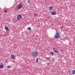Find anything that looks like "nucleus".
Listing matches in <instances>:
<instances>
[{
    "label": "nucleus",
    "instance_id": "f257e3e1",
    "mask_svg": "<svg viewBox=\"0 0 75 75\" xmlns=\"http://www.w3.org/2000/svg\"><path fill=\"white\" fill-rule=\"evenodd\" d=\"M38 54V52L36 51H34L32 53V56L33 57H36Z\"/></svg>",
    "mask_w": 75,
    "mask_h": 75
},
{
    "label": "nucleus",
    "instance_id": "f03ea898",
    "mask_svg": "<svg viewBox=\"0 0 75 75\" xmlns=\"http://www.w3.org/2000/svg\"><path fill=\"white\" fill-rule=\"evenodd\" d=\"M60 37V36L59 34L57 33L56 34V35H54V39H58Z\"/></svg>",
    "mask_w": 75,
    "mask_h": 75
},
{
    "label": "nucleus",
    "instance_id": "7ed1b4c3",
    "mask_svg": "<svg viewBox=\"0 0 75 75\" xmlns=\"http://www.w3.org/2000/svg\"><path fill=\"white\" fill-rule=\"evenodd\" d=\"M22 4H20L17 5V8L18 9H20L22 8Z\"/></svg>",
    "mask_w": 75,
    "mask_h": 75
},
{
    "label": "nucleus",
    "instance_id": "20e7f679",
    "mask_svg": "<svg viewBox=\"0 0 75 75\" xmlns=\"http://www.w3.org/2000/svg\"><path fill=\"white\" fill-rule=\"evenodd\" d=\"M11 57L12 59H16V57H15V56L13 54L11 55Z\"/></svg>",
    "mask_w": 75,
    "mask_h": 75
},
{
    "label": "nucleus",
    "instance_id": "39448f33",
    "mask_svg": "<svg viewBox=\"0 0 75 75\" xmlns=\"http://www.w3.org/2000/svg\"><path fill=\"white\" fill-rule=\"evenodd\" d=\"M50 56H52L54 55V53L53 51H51L50 52Z\"/></svg>",
    "mask_w": 75,
    "mask_h": 75
},
{
    "label": "nucleus",
    "instance_id": "423d86ee",
    "mask_svg": "<svg viewBox=\"0 0 75 75\" xmlns=\"http://www.w3.org/2000/svg\"><path fill=\"white\" fill-rule=\"evenodd\" d=\"M22 16L21 15H19L17 17L18 19H21Z\"/></svg>",
    "mask_w": 75,
    "mask_h": 75
},
{
    "label": "nucleus",
    "instance_id": "0eeeda50",
    "mask_svg": "<svg viewBox=\"0 0 75 75\" xmlns=\"http://www.w3.org/2000/svg\"><path fill=\"white\" fill-rule=\"evenodd\" d=\"M53 8L52 7H50L49 8V10L50 11H51L52 10Z\"/></svg>",
    "mask_w": 75,
    "mask_h": 75
},
{
    "label": "nucleus",
    "instance_id": "6e6552de",
    "mask_svg": "<svg viewBox=\"0 0 75 75\" xmlns=\"http://www.w3.org/2000/svg\"><path fill=\"white\" fill-rule=\"evenodd\" d=\"M59 52V50H54V52L56 53H58Z\"/></svg>",
    "mask_w": 75,
    "mask_h": 75
},
{
    "label": "nucleus",
    "instance_id": "1a4fd4ad",
    "mask_svg": "<svg viewBox=\"0 0 75 75\" xmlns=\"http://www.w3.org/2000/svg\"><path fill=\"white\" fill-rule=\"evenodd\" d=\"M71 73L73 74H75V70H72Z\"/></svg>",
    "mask_w": 75,
    "mask_h": 75
},
{
    "label": "nucleus",
    "instance_id": "9d476101",
    "mask_svg": "<svg viewBox=\"0 0 75 75\" xmlns=\"http://www.w3.org/2000/svg\"><path fill=\"white\" fill-rule=\"evenodd\" d=\"M5 29L6 30L8 31L9 30L8 28L7 27H6V26H5Z\"/></svg>",
    "mask_w": 75,
    "mask_h": 75
},
{
    "label": "nucleus",
    "instance_id": "9b49d317",
    "mask_svg": "<svg viewBox=\"0 0 75 75\" xmlns=\"http://www.w3.org/2000/svg\"><path fill=\"white\" fill-rule=\"evenodd\" d=\"M4 67V66L3 65L1 64L0 65V68L2 69Z\"/></svg>",
    "mask_w": 75,
    "mask_h": 75
},
{
    "label": "nucleus",
    "instance_id": "f8f14e48",
    "mask_svg": "<svg viewBox=\"0 0 75 75\" xmlns=\"http://www.w3.org/2000/svg\"><path fill=\"white\" fill-rule=\"evenodd\" d=\"M56 14V13L55 12H53L52 13V15H55Z\"/></svg>",
    "mask_w": 75,
    "mask_h": 75
},
{
    "label": "nucleus",
    "instance_id": "ddd939ff",
    "mask_svg": "<svg viewBox=\"0 0 75 75\" xmlns=\"http://www.w3.org/2000/svg\"><path fill=\"white\" fill-rule=\"evenodd\" d=\"M28 30H31V29L30 27H29L28 28H27Z\"/></svg>",
    "mask_w": 75,
    "mask_h": 75
},
{
    "label": "nucleus",
    "instance_id": "4468645a",
    "mask_svg": "<svg viewBox=\"0 0 75 75\" xmlns=\"http://www.w3.org/2000/svg\"><path fill=\"white\" fill-rule=\"evenodd\" d=\"M19 20V19H17L16 21H13V23H15V22H16L17 21H18V20Z\"/></svg>",
    "mask_w": 75,
    "mask_h": 75
},
{
    "label": "nucleus",
    "instance_id": "2eb2a0df",
    "mask_svg": "<svg viewBox=\"0 0 75 75\" xmlns=\"http://www.w3.org/2000/svg\"><path fill=\"white\" fill-rule=\"evenodd\" d=\"M10 68H11V67H10V66L9 65V66H7V68L8 69H9Z\"/></svg>",
    "mask_w": 75,
    "mask_h": 75
},
{
    "label": "nucleus",
    "instance_id": "dca6fc26",
    "mask_svg": "<svg viewBox=\"0 0 75 75\" xmlns=\"http://www.w3.org/2000/svg\"><path fill=\"white\" fill-rule=\"evenodd\" d=\"M8 10H6L4 11V12L5 13H7V11Z\"/></svg>",
    "mask_w": 75,
    "mask_h": 75
},
{
    "label": "nucleus",
    "instance_id": "f3484780",
    "mask_svg": "<svg viewBox=\"0 0 75 75\" xmlns=\"http://www.w3.org/2000/svg\"><path fill=\"white\" fill-rule=\"evenodd\" d=\"M39 59H37L36 60V62L37 63Z\"/></svg>",
    "mask_w": 75,
    "mask_h": 75
},
{
    "label": "nucleus",
    "instance_id": "a211bd4d",
    "mask_svg": "<svg viewBox=\"0 0 75 75\" xmlns=\"http://www.w3.org/2000/svg\"><path fill=\"white\" fill-rule=\"evenodd\" d=\"M37 15V13H35L34 14V16H36Z\"/></svg>",
    "mask_w": 75,
    "mask_h": 75
},
{
    "label": "nucleus",
    "instance_id": "6ab92c4d",
    "mask_svg": "<svg viewBox=\"0 0 75 75\" xmlns=\"http://www.w3.org/2000/svg\"><path fill=\"white\" fill-rule=\"evenodd\" d=\"M28 2H29V3H30V0H28Z\"/></svg>",
    "mask_w": 75,
    "mask_h": 75
},
{
    "label": "nucleus",
    "instance_id": "aec40b11",
    "mask_svg": "<svg viewBox=\"0 0 75 75\" xmlns=\"http://www.w3.org/2000/svg\"><path fill=\"white\" fill-rule=\"evenodd\" d=\"M50 63H47V64L50 65Z\"/></svg>",
    "mask_w": 75,
    "mask_h": 75
}]
</instances>
